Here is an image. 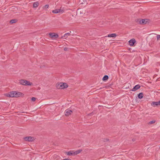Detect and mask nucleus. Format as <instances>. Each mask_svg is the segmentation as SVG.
<instances>
[{
	"mask_svg": "<svg viewBox=\"0 0 160 160\" xmlns=\"http://www.w3.org/2000/svg\"><path fill=\"white\" fill-rule=\"evenodd\" d=\"M80 152V151H71L70 152H66V153L68 156H74L76 155Z\"/></svg>",
	"mask_w": 160,
	"mask_h": 160,
	"instance_id": "obj_4",
	"label": "nucleus"
},
{
	"mask_svg": "<svg viewBox=\"0 0 160 160\" xmlns=\"http://www.w3.org/2000/svg\"><path fill=\"white\" fill-rule=\"evenodd\" d=\"M23 140L25 141L32 142L35 140V138L33 137H26L23 138Z\"/></svg>",
	"mask_w": 160,
	"mask_h": 160,
	"instance_id": "obj_5",
	"label": "nucleus"
},
{
	"mask_svg": "<svg viewBox=\"0 0 160 160\" xmlns=\"http://www.w3.org/2000/svg\"><path fill=\"white\" fill-rule=\"evenodd\" d=\"M148 19H142L139 21V23L141 24H146L148 22Z\"/></svg>",
	"mask_w": 160,
	"mask_h": 160,
	"instance_id": "obj_11",
	"label": "nucleus"
},
{
	"mask_svg": "<svg viewBox=\"0 0 160 160\" xmlns=\"http://www.w3.org/2000/svg\"><path fill=\"white\" fill-rule=\"evenodd\" d=\"M159 148L160 149V147H159Z\"/></svg>",
	"mask_w": 160,
	"mask_h": 160,
	"instance_id": "obj_30",
	"label": "nucleus"
},
{
	"mask_svg": "<svg viewBox=\"0 0 160 160\" xmlns=\"http://www.w3.org/2000/svg\"><path fill=\"white\" fill-rule=\"evenodd\" d=\"M71 34H70V32H68L67 33H65V34H64V37H65V38H68V36H70V35Z\"/></svg>",
	"mask_w": 160,
	"mask_h": 160,
	"instance_id": "obj_19",
	"label": "nucleus"
},
{
	"mask_svg": "<svg viewBox=\"0 0 160 160\" xmlns=\"http://www.w3.org/2000/svg\"><path fill=\"white\" fill-rule=\"evenodd\" d=\"M62 160H71V159L69 158H66V159H63Z\"/></svg>",
	"mask_w": 160,
	"mask_h": 160,
	"instance_id": "obj_26",
	"label": "nucleus"
},
{
	"mask_svg": "<svg viewBox=\"0 0 160 160\" xmlns=\"http://www.w3.org/2000/svg\"><path fill=\"white\" fill-rule=\"evenodd\" d=\"M108 79V75H105L102 78L103 81H106Z\"/></svg>",
	"mask_w": 160,
	"mask_h": 160,
	"instance_id": "obj_17",
	"label": "nucleus"
},
{
	"mask_svg": "<svg viewBox=\"0 0 160 160\" xmlns=\"http://www.w3.org/2000/svg\"><path fill=\"white\" fill-rule=\"evenodd\" d=\"M140 87V86L139 84L135 86L131 90L133 91H135L138 89H139Z\"/></svg>",
	"mask_w": 160,
	"mask_h": 160,
	"instance_id": "obj_12",
	"label": "nucleus"
},
{
	"mask_svg": "<svg viewBox=\"0 0 160 160\" xmlns=\"http://www.w3.org/2000/svg\"><path fill=\"white\" fill-rule=\"evenodd\" d=\"M39 5V3L38 2H34L33 4V7L34 8H36Z\"/></svg>",
	"mask_w": 160,
	"mask_h": 160,
	"instance_id": "obj_15",
	"label": "nucleus"
},
{
	"mask_svg": "<svg viewBox=\"0 0 160 160\" xmlns=\"http://www.w3.org/2000/svg\"><path fill=\"white\" fill-rule=\"evenodd\" d=\"M65 113V115L66 116H68L72 114V111L71 110L67 109L66 110Z\"/></svg>",
	"mask_w": 160,
	"mask_h": 160,
	"instance_id": "obj_10",
	"label": "nucleus"
},
{
	"mask_svg": "<svg viewBox=\"0 0 160 160\" xmlns=\"http://www.w3.org/2000/svg\"><path fill=\"white\" fill-rule=\"evenodd\" d=\"M136 40L134 38H132L129 41V45L131 46H133Z\"/></svg>",
	"mask_w": 160,
	"mask_h": 160,
	"instance_id": "obj_9",
	"label": "nucleus"
},
{
	"mask_svg": "<svg viewBox=\"0 0 160 160\" xmlns=\"http://www.w3.org/2000/svg\"><path fill=\"white\" fill-rule=\"evenodd\" d=\"M109 141V140L107 138H104L103 139V141L104 142H108Z\"/></svg>",
	"mask_w": 160,
	"mask_h": 160,
	"instance_id": "obj_21",
	"label": "nucleus"
},
{
	"mask_svg": "<svg viewBox=\"0 0 160 160\" xmlns=\"http://www.w3.org/2000/svg\"><path fill=\"white\" fill-rule=\"evenodd\" d=\"M19 83L20 84L24 86H31L32 84L30 81L24 79H21L19 80Z\"/></svg>",
	"mask_w": 160,
	"mask_h": 160,
	"instance_id": "obj_2",
	"label": "nucleus"
},
{
	"mask_svg": "<svg viewBox=\"0 0 160 160\" xmlns=\"http://www.w3.org/2000/svg\"><path fill=\"white\" fill-rule=\"evenodd\" d=\"M11 96L12 98H19L20 97H23L24 96V94L22 92L16 91H11Z\"/></svg>",
	"mask_w": 160,
	"mask_h": 160,
	"instance_id": "obj_1",
	"label": "nucleus"
},
{
	"mask_svg": "<svg viewBox=\"0 0 160 160\" xmlns=\"http://www.w3.org/2000/svg\"><path fill=\"white\" fill-rule=\"evenodd\" d=\"M143 94L142 92H140L138 94V97L139 99H141L143 98Z\"/></svg>",
	"mask_w": 160,
	"mask_h": 160,
	"instance_id": "obj_14",
	"label": "nucleus"
},
{
	"mask_svg": "<svg viewBox=\"0 0 160 160\" xmlns=\"http://www.w3.org/2000/svg\"><path fill=\"white\" fill-rule=\"evenodd\" d=\"M151 105L153 107H155L156 106H160V101L158 102H153L151 103Z\"/></svg>",
	"mask_w": 160,
	"mask_h": 160,
	"instance_id": "obj_8",
	"label": "nucleus"
},
{
	"mask_svg": "<svg viewBox=\"0 0 160 160\" xmlns=\"http://www.w3.org/2000/svg\"><path fill=\"white\" fill-rule=\"evenodd\" d=\"M68 87V85L66 83L60 82L56 85V87L58 89H63Z\"/></svg>",
	"mask_w": 160,
	"mask_h": 160,
	"instance_id": "obj_3",
	"label": "nucleus"
},
{
	"mask_svg": "<svg viewBox=\"0 0 160 160\" xmlns=\"http://www.w3.org/2000/svg\"><path fill=\"white\" fill-rule=\"evenodd\" d=\"M157 40H160V35H157Z\"/></svg>",
	"mask_w": 160,
	"mask_h": 160,
	"instance_id": "obj_24",
	"label": "nucleus"
},
{
	"mask_svg": "<svg viewBox=\"0 0 160 160\" xmlns=\"http://www.w3.org/2000/svg\"><path fill=\"white\" fill-rule=\"evenodd\" d=\"M68 48H64V50L65 51H67L68 50Z\"/></svg>",
	"mask_w": 160,
	"mask_h": 160,
	"instance_id": "obj_25",
	"label": "nucleus"
},
{
	"mask_svg": "<svg viewBox=\"0 0 160 160\" xmlns=\"http://www.w3.org/2000/svg\"><path fill=\"white\" fill-rule=\"evenodd\" d=\"M155 122V120H152V121H150L148 123V124L149 125L151 124H152L154 123Z\"/></svg>",
	"mask_w": 160,
	"mask_h": 160,
	"instance_id": "obj_20",
	"label": "nucleus"
},
{
	"mask_svg": "<svg viewBox=\"0 0 160 160\" xmlns=\"http://www.w3.org/2000/svg\"><path fill=\"white\" fill-rule=\"evenodd\" d=\"M49 5H46L44 6L43 8L44 9H47L48 8Z\"/></svg>",
	"mask_w": 160,
	"mask_h": 160,
	"instance_id": "obj_22",
	"label": "nucleus"
},
{
	"mask_svg": "<svg viewBox=\"0 0 160 160\" xmlns=\"http://www.w3.org/2000/svg\"><path fill=\"white\" fill-rule=\"evenodd\" d=\"M17 21L18 20H17V19H13L11 20L10 21V22L11 24H12V23H15L16 22H17Z\"/></svg>",
	"mask_w": 160,
	"mask_h": 160,
	"instance_id": "obj_16",
	"label": "nucleus"
},
{
	"mask_svg": "<svg viewBox=\"0 0 160 160\" xmlns=\"http://www.w3.org/2000/svg\"><path fill=\"white\" fill-rule=\"evenodd\" d=\"M49 35L50 38L52 39H56L58 37V34L55 33H50Z\"/></svg>",
	"mask_w": 160,
	"mask_h": 160,
	"instance_id": "obj_6",
	"label": "nucleus"
},
{
	"mask_svg": "<svg viewBox=\"0 0 160 160\" xmlns=\"http://www.w3.org/2000/svg\"><path fill=\"white\" fill-rule=\"evenodd\" d=\"M90 114V115H92V113H91Z\"/></svg>",
	"mask_w": 160,
	"mask_h": 160,
	"instance_id": "obj_29",
	"label": "nucleus"
},
{
	"mask_svg": "<svg viewBox=\"0 0 160 160\" xmlns=\"http://www.w3.org/2000/svg\"><path fill=\"white\" fill-rule=\"evenodd\" d=\"M132 140L133 142H134L135 141V140L134 139H132Z\"/></svg>",
	"mask_w": 160,
	"mask_h": 160,
	"instance_id": "obj_28",
	"label": "nucleus"
},
{
	"mask_svg": "<svg viewBox=\"0 0 160 160\" xmlns=\"http://www.w3.org/2000/svg\"><path fill=\"white\" fill-rule=\"evenodd\" d=\"M65 38L64 37V35L62 36L61 38H60L61 39H63V38Z\"/></svg>",
	"mask_w": 160,
	"mask_h": 160,
	"instance_id": "obj_27",
	"label": "nucleus"
},
{
	"mask_svg": "<svg viewBox=\"0 0 160 160\" xmlns=\"http://www.w3.org/2000/svg\"><path fill=\"white\" fill-rule=\"evenodd\" d=\"M117 36V35L115 33H112L111 34H108V37L115 38Z\"/></svg>",
	"mask_w": 160,
	"mask_h": 160,
	"instance_id": "obj_13",
	"label": "nucleus"
},
{
	"mask_svg": "<svg viewBox=\"0 0 160 160\" xmlns=\"http://www.w3.org/2000/svg\"><path fill=\"white\" fill-rule=\"evenodd\" d=\"M11 92H10L8 93L5 94V95L7 97L12 98V96H11Z\"/></svg>",
	"mask_w": 160,
	"mask_h": 160,
	"instance_id": "obj_18",
	"label": "nucleus"
},
{
	"mask_svg": "<svg viewBox=\"0 0 160 160\" xmlns=\"http://www.w3.org/2000/svg\"><path fill=\"white\" fill-rule=\"evenodd\" d=\"M36 100V98L34 97H32L31 98V100L32 101H35Z\"/></svg>",
	"mask_w": 160,
	"mask_h": 160,
	"instance_id": "obj_23",
	"label": "nucleus"
},
{
	"mask_svg": "<svg viewBox=\"0 0 160 160\" xmlns=\"http://www.w3.org/2000/svg\"><path fill=\"white\" fill-rule=\"evenodd\" d=\"M64 11L63 9H62L61 8L59 9H56L52 11V12L54 13H62L64 12Z\"/></svg>",
	"mask_w": 160,
	"mask_h": 160,
	"instance_id": "obj_7",
	"label": "nucleus"
}]
</instances>
